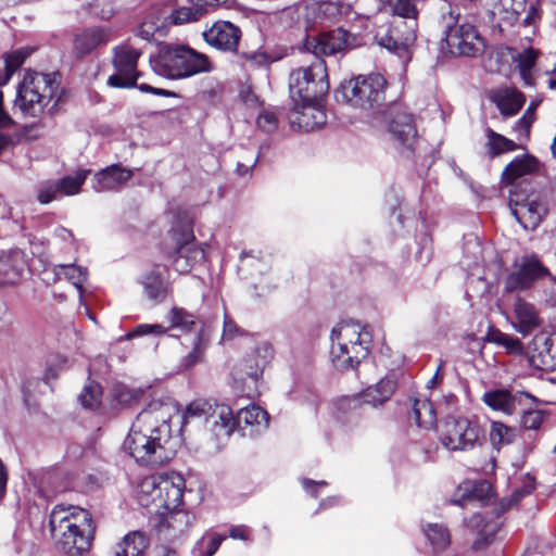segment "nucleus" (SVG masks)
Returning a JSON list of instances; mask_svg holds the SVG:
<instances>
[{
    "mask_svg": "<svg viewBox=\"0 0 556 556\" xmlns=\"http://www.w3.org/2000/svg\"><path fill=\"white\" fill-rule=\"evenodd\" d=\"M172 406L152 401L134 420L124 440V450L144 466H162L176 454L177 440L173 437Z\"/></svg>",
    "mask_w": 556,
    "mask_h": 556,
    "instance_id": "f257e3e1",
    "label": "nucleus"
},
{
    "mask_svg": "<svg viewBox=\"0 0 556 556\" xmlns=\"http://www.w3.org/2000/svg\"><path fill=\"white\" fill-rule=\"evenodd\" d=\"M50 530L58 547L67 556H83L91 546L94 526L88 510L77 506H55Z\"/></svg>",
    "mask_w": 556,
    "mask_h": 556,
    "instance_id": "f03ea898",
    "label": "nucleus"
},
{
    "mask_svg": "<svg viewBox=\"0 0 556 556\" xmlns=\"http://www.w3.org/2000/svg\"><path fill=\"white\" fill-rule=\"evenodd\" d=\"M371 334L356 321H341L331 331V362L339 370L355 368L370 352Z\"/></svg>",
    "mask_w": 556,
    "mask_h": 556,
    "instance_id": "7ed1b4c3",
    "label": "nucleus"
},
{
    "mask_svg": "<svg viewBox=\"0 0 556 556\" xmlns=\"http://www.w3.org/2000/svg\"><path fill=\"white\" fill-rule=\"evenodd\" d=\"M418 0H395L392 2V17L376 26L377 43L390 51H405L416 40Z\"/></svg>",
    "mask_w": 556,
    "mask_h": 556,
    "instance_id": "20e7f679",
    "label": "nucleus"
},
{
    "mask_svg": "<svg viewBox=\"0 0 556 556\" xmlns=\"http://www.w3.org/2000/svg\"><path fill=\"white\" fill-rule=\"evenodd\" d=\"M153 72L169 79H182L208 73L213 65L208 58L182 45H166L150 59Z\"/></svg>",
    "mask_w": 556,
    "mask_h": 556,
    "instance_id": "39448f33",
    "label": "nucleus"
},
{
    "mask_svg": "<svg viewBox=\"0 0 556 556\" xmlns=\"http://www.w3.org/2000/svg\"><path fill=\"white\" fill-rule=\"evenodd\" d=\"M185 488L186 481L178 472L152 475L139 483L137 500L144 507L153 505L157 509H174L181 504Z\"/></svg>",
    "mask_w": 556,
    "mask_h": 556,
    "instance_id": "423d86ee",
    "label": "nucleus"
},
{
    "mask_svg": "<svg viewBox=\"0 0 556 556\" xmlns=\"http://www.w3.org/2000/svg\"><path fill=\"white\" fill-rule=\"evenodd\" d=\"M441 24L444 29V41L450 52L458 55L475 56L484 48L482 37L473 25L459 24V9L450 2L440 7Z\"/></svg>",
    "mask_w": 556,
    "mask_h": 556,
    "instance_id": "0eeeda50",
    "label": "nucleus"
},
{
    "mask_svg": "<svg viewBox=\"0 0 556 556\" xmlns=\"http://www.w3.org/2000/svg\"><path fill=\"white\" fill-rule=\"evenodd\" d=\"M533 490V481L529 480L521 488H517L498 507L483 506L481 511H477L470 518L465 519V526L477 532V539L472 542V549L480 551L489 546L501 528V515L509 507L517 505L523 496L531 494Z\"/></svg>",
    "mask_w": 556,
    "mask_h": 556,
    "instance_id": "6e6552de",
    "label": "nucleus"
},
{
    "mask_svg": "<svg viewBox=\"0 0 556 556\" xmlns=\"http://www.w3.org/2000/svg\"><path fill=\"white\" fill-rule=\"evenodd\" d=\"M59 88L56 74L27 72L18 85L15 106L24 115L38 116Z\"/></svg>",
    "mask_w": 556,
    "mask_h": 556,
    "instance_id": "1a4fd4ad",
    "label": "nucleus"
},
{
    "mask_svg": "<svg viewBox=\"0 0 556 556\" xmlns=\"http://www.w3.org/2000/svg\"><path fill=\"white\" fill-rule=\"evenodd\" d=\"M329 90L325 60H316L307 67L291 72L289 76L290 97L294 103L320 102Z\"/></svg>",
    "mask_w": 556,
    "mask_h": 556,
    "instance_id": "9d476101",
    "label": "nucleus"
},
{
    "mask_svg": "<svg viewBox=\"0 0 556 556\" xmlns=\"http://www.w3.org/2000/svg\"><path fill=\"white\" fill-rule=\"evenodd\" d=\"M213 427L212 431L217 440L228 439L235 430L236 425L244 424L247 428H251L249 435H254L266 429L269 424V416L261 406L251 405L239 410L237 419L233 417L231 409L227 406H219L212 414Z\"/></svg>",
    "mask_w": 556,
    "mask_h": 556,
    "instance_id": "9b49d317",
    "label": "nucleus"
},
{
    "mask_svg": "<svg viewBox=\"0 0 556 556\" xmlns=\"http://www.w3.org/2000/svg\"><path fill=\"white\" fill-rule=\"evenodd\" d=\"M140 52L129 46L117 47L114 50L113 65L115 73L108 78V85L114 88L137 87L142 92H149L163 97H177L174 91L155 88L148 84L137 85L140 73L137 71V63Z\"/></svg>",
    "mask_w": 556,
    "mask_h": 556,
    "instance_id": "f8f14e48",
    "label": "nucleus"
},
{
    "mask_svg": "<svg viewBox=\"0 0 556 556\" xmlns=\"http://www.w3.org/2000/svg\"><path fill=\"white\" fill-rule=\"evenodd\" d=\"M439 440L448 451H470L482 445L484 431L477 420L447 416L439 428Z\"/></svg>",
    "mask_w": 556,
    "mask_h": 556,
    "instance_id": "ddd939ff",
    "label": "nucleus"
},
{
    "mask_svg": "<svg viewBox=\"0 0 556 556\" xmlns=\"http://www.w3.org/2000/svg\"><path fill=\"white\" fill-rule=\"evenodd\" d=\"M386 78L378 73L359 75L342 86L344 99L354 108L370 111L380 108L384 101Z\"/></svg>",
    "mask_w": 556,
    "mask_h": 556,
    "instance_id": "4468645a",
    "label": "nucleus"
},
{
    "mask_svg": "<svg viewBox=\"0 0 556 556\" xmlns=\"http://www.w3.org/2000/svg\"><path fill=\"white\" fill-rule=\"evenodd\" d=\"M548 276L549 269L542 260L534 253H526L514 260L504 279L503 289L506 293L528 291Z\"/></svg>",
    "mask_w": 556,
    "mask_h": 556,
    "instance_id": "2eb2a0df",
    "label": "nucleus"
},
{
    "mask_svg": "<svg viewBox=\"0 0 556 556\" xmlns=\"http://www.w3.org/2000/svg\"><path fill=\"white\" fill-rule=\"evenodd\" d=\"M355 46V36L343 28L306 36L303 41V49L314 54L316 60H324V56H342Z\"/></svg>",
    "mask_w": 556,
    "mask_h": 556,
    "instance_id": "dca6fc26",
    "label": "nucleus"
},
{
    "mask_svg": "<svg viewBox=\"0 0 556 556\" xmlns=\"http://www.w3.org/2000/svg\"><path fill=\"white\" fill-rule=\"evenodd\" d=\"M173 239L176 243L173 256V266L176 271L189 273L195 264L204 260V250L195 243L193 231L189 226H184L181 231L174 229Z\"/></svg>",
    "mask_w": 556,
    "mask_h": 556,
    "instance_id": "f3484780",
    "label": "nucleus"
},
{
    "mask_svg": "<svg viewBox=\"0 0 556 556\" xmlns=\"http://www.w3.org/2000/svg\"><path fill=\"white\" fill-rule=\"evenodd\" d=\"M388 128L392 138L397 142L399 151L409 156L417 143V128L410 113L400 106H393L389 111Z\"/></svg>",
    "mask_w": 556,
    "mask_h": 556,
    "instance_id": "a211bd4d",
    "label": "nucleus"
},
{
    "mask_svg": "<svg viewBox=\"0 0 556 556\" xmlns=\"http://www.w3.org/2000/svg\"><path fill=\"white\" fill-rule=\"evenodd\" d=\"M194 521V516L184 509H168L159 514L154 528L157 534L166 540L174 541L184 535Z\"/></svg>",
    "mask_w": 556,
    "mask_h": 556,
    "instance_id": "6ab92c4d",
    "label": "nucleus"
},
{
    "mask_svg": "<svg viewBox=\"0 0 556 556\" xmlns=\"http://www.w3.org/2000/svg\"><path fill=\"white\" fill-rule=\"evenodd\" d=\"M326 113L319 102L294 103L288 119L291 128L302 131H313L326 124Z\"/></svg>",
    "mask_w": 556,
    "mask_h": 556,
    "instance_id": "aec40b11",
    "label": "nucleus"
},
{
    "mask_svg": "<svg viewBox=\"0 0 556 556\" xmlns=\"http://www.w3.org/2000/svg\"><path fill=\"white\" fill-rule=\"evenodd\" d=\"M532 353L529 364L538 369L553 371L556 369V334L541 332L532 339Z\"/></svg>",
    "mask_w": 556,
    "mask_h": 556,
    "instance_id": "412c9836",
    "label": "nucleus"
},
{
    "mask_svg": "<svg viewBox=\"0 0 556 556\" xmlns=\"http://www.w3.org/2000/svg\"><path fill=\"white\" fill-rule=\"evenodd\" d=\"M241 30L230 22H216L203 33L204 40L212 47L223 51H237Z\"/></svg>",
    "mask_w": 556,
    "mask_h": 556,
    "instance_id": "4be33fe9",
    "label": "nucleus"
},
{
    "mask_svg": "<svg viewBox=\"0 0 556 556\" xmlns=\"http://www.w3.org/2000/svg\"><path fill=\"white\" fill-rule=\"evenodd\" d=\"M109 40V29L99 26L85 28L74 37L73 53L76 58L81 59L90 54L98 47L108 43Z\"/></svg>",
    "mask_w": 556,
    "mask_h": 556,
    "instance_id": "5701e85b",
    "label": "nucleus"
},
{
    "mask_svg": "<svg viewBox=\"0 0 556 556\" xmlns=\"http://www.w3.org/2000/svg\"><path fill=\"white\" fill-rule=\"evenodd\" d=\"M132 175L131 169L119 164H113L94 174L96 185L93 189L97 192L117 191L131 179Z\"/></svg>",
    "mask_w": 556,
    "mask_h": 556,
    "instance_id": "b1692460",
    "label": "nucleus"
},
{
    "mask_svg": "<svg viewBox=\"0 0 556 556\" xmlns=\"http://www.w3.org/2000/svg\"><path fill=\"white\" fill-rule=\"evenodd\" d=\"M270 348L267 344L257 346L252 353L248 354L239 367L240 380L245 382L248 379L256 383L263 375V369L267 364Z\"/></svg>",
    "mask_w": 556,
    "mask_h": 556,
    "instance_id": "393cba45",
    "label": "nucleus"
},
{
    "mask_svg": "<svg viewBox=\"0 0 556 556\" xmlns=\"http://www.w3.org/2000/svg\"><path fill=\"white\" fill-rule=\"evenodd\" d=\"M514 315L516 323L514 328L522 336H528L541 327L542 320L536 307L518 298L514 303Z\"/></svg>",
    "mask_w": 556,
    "mask_h": 556,
    "instance_id": "a878e982",
    "label": "nucleus"
},
{
    "mask_svg": "<svg viewBox=\"0 0 556 556\" xmlns=\"http://www.w3.org/2000/svg\"><path fill=\"white\" fill-rule=\"evenodd\" d=\"M528 397L532 401H535V396L526 393V392H517L513 394L507 390H494L489 391L483 394V402L493 410L502 412L506 415H511L515 413L517 408V403L521 402V397Z\"/></svg>",
    "mask_w": 556,
    "mask_h": 556,
    "instance_id": "bb28decb",
    "label": "nucleus"
},
{
    "mask_svg": "<svg viewBox=\"0 0 556 556\" xmlns=\"http://www.w3.org/2000/svg\"><path fill=\"white\" fill-rule=\"evenodd\" d=\"M491 101L505 117L516 115L526 102L525 94L516 88H502L491 94Z\"/></svg>",
    "mask_w": 556,
    "mask_h": 556,
    "instance_id": "cd10ccee",
    "label": "nucleus"
},
{
    "mask_svg": "<svg viewBox=\"0 0 556 556\" xmlns=\"http://www.w3.org/2000/svg\"><path fill=\"white\" fill-rule=\"evenodd\" d=\"M540 52L533 48L511 54V61L519 72L520 78L526 87H534L536 80V61Z\"/></svg>",
    "mask_w": 556,
    "mask_h": 556,
    "instance_id": "c85d7f7f",
    "label": "nucleus"
},
{
    "mask_svg": "<svg viewBox=\"0 0 556 556\" xmlns=\"http://www.w3.org/2000/svg\"><path fill=\"white\" fill-rule=\"evenodd\" d=\"M491 484L484 480L473 484L466 483L464 488H460V491H463L462 495L459 497L452 498L451 503L465 508L469 506H483V503L491 493Z\"/></svg>",
    "mask_w": 556,
    "mask_h": 556,
    "instance_id": "c756f323",
    "label": "nucleus"
},
{
    "mask_svg": "<svg viewBox=\"0 0 556 556\" xmlns=\"http://www.w3.org/2000/svg\"><path fill=\"white\" fill-rule=\"evenodd\" d=\"M539 161L530 154L522 157H515L502 173V180L505 184H514L518 178L532 174L539 169Z\"/></svg>",
    "mask_w": 556,
    "mask_h": 556,
    "instance_id": "7c9ffc66",
    "label": "nucleus"
},
{
    "mask_svg": "<svg viewBox=\"0 0 556 556\" xmlns=\"http://www.w3.org/2000/svg\"><path fill=\"white\" fill-rule=\"evenodd\" d=\"M140 283L142 285L146 296L151 301L162 302L168 294V285L157 269H151L144 273Z\"/></svg>",
    "mask_w": 556,
    "mask_h": 556,
    "instance_id": "2f4dec72",
    "label": "nucleus"
},
{
    "mask_svg": "<svg viewBox=\"0 0 556 556\" xmlns=\"http://www.w3.org/2000/svg\"><path fill=\"white\" fill-rule=\"evenodd\" d=\"M511 212L526 229H534L541 223L543 207L534 200H527L522 203L516 202Z\"/></svg>",
    "mask_w": 556,
    "mask_h": 556,
    "instance_id": "473e14b6",
    "label": "nucleus"
},
{
    "mask_svg": "<svg viewBox=\"0 0 556 556\" xmlns=\"http://www.w3.org/2000/svg\"><path fill=\"white\" fill-rule=\"evenodd\" d=\"M395 386V381L392 378H382L377 384L367 388L363 392V402L372 406L382 405L394 393Z\"/></svg>",
    "mask_w": 556,
    "mask_h": 556,
    "instance_id": "72a5a7b5",
    "label": "nucleus"
},
{
    "mask_svg": "<svg viewBox=\"0 0 556 556\" xmlns=\"http://www.w3.org/2000/svg\"><path fill=\"white\" fill-rule=\"evenodd\" d=\"M167 319L172 328H177L184 332H195V336H198L201 328L205 331L204 325L200 323L199 318L182 307H173L167 315Z\"/></svg>",
    "mask_w": 556,
    "mask_h": 556,
    "instance_id": "f704fd0d",
    "label": "nucleus"
},
{
    "mask_svg": "<svg viewBox=\"0 0 556 556\" xmlns=\"http://www.w3.org/2000/svg\"><path fill=\"white\" fill-rule=\"evenodd\" d=\"M148 545L147 536L142 532L134 531L118 543L114 556H144Z\"/></svg>",
    "mask_w": 556,
    "mask_h": 556,
    "instance_id": "c9c22d12",
    "label": "nucleus"
},
{
    "mask_svg": "<svg viewBox=\"0 0 556 556\" xmlns=\"http://www.w3.org/2000/svg\"><path fill=\"white\" fill-rule=\"evenodd\" d=\"M527 0H497L492 11L507 25H514L526 11Z\"/></svg>",
    "mask_w": 556,
    "mask_h": 556,
    "instance_id": "e433bc0d",
    "label": "nucleus"
},
{
    "mask_svg": "<svg viewBox=\"0 0 556 556\" xmlns=\"http://www.w3.org/2000/svg\"><path fill=\"white\" fill-rule=\"evenodd\" d=\"M54 274L58 279H65L74 285L78 293L84 292V283L87 280L88 271L86 267L75 264H58L54 266Z\"/></svg>",
    "mask_w": 556,
    "mask_h": 556,
    "instance_id": "4c0bfd02",
    "label": "nucleus"
},
{
    "mask_svg": "<svg viewBox=\"0 0 556 556\" xmlns=\"http://www.w3.org/2000/svg\"><path fill=\"white\" fill-rule=\"evenodd\" d=\"M486 137V151L491 157H495L505 152H510L519 149L520 147L513 140L494 131L491 128L485 129Z\"/></svg>",
    "mask_w": 556,
    "mask_h": 556,
    "instance_id": "58836bf2",
    "label": "nucleus"
},
{
    "mask_svg": "<svg viewBox=\"0 0 556 556\" xmlns=\"http://www.w3.org/2000/svg\"><path fill=\"white\" fill-rule=\"evenodd\" d=\"M241 65L248 70H257L269 66L277 59L263 48L244 50L239 53Z\"/></svg>",
    "mask_w": 556,
    "mask_h": 556,
    "instance_id": "ea45409f",
    "label": "nucleus"
},
{
    "mask_svg": "<svg viewBox=\"0 0 556 556\" xmlns=\"http://www.w3.org/2000/svg\"><path fill=\"white\" fill-rule=\"evenodd\" d=\"M318 15L329 22H336L341 16H348L351 5L341 0H326L318 4Z\"/></svg>",
    "mask_w": 556,
    "mask_h": 556,
    "instance_id": "a19ab883",
    "label": "nucleus"
},
{
    "mask_svg": "<svg viewBox=\"0 0 556 556\" xmlns=\"http://www.w3.org/2000/svg\"><path fill=\"white\" fill-rule=\"evenodd\" d=\"M207 342H208V336L201 328L199 330L198 336H195V338H194V340L192 342V350H191V352L187 356H185L182 358L180 366L184 369H188V368L194 366L195 364L202 362L203 356H204V352H205L206 346H207Z\"/></svg>",
    "mask_w": 556,
    "mask_h": 556,
    "instance_id": "79ce46f5",
    "label": "nucleus"
},
{
    "mask_svg": "<svg viewBox=\"0 0 556 556\" xmlns=\"http://www.w3.org/2000/svg\"><path fill=\"white\" fill-rule=\"evenodd\" d=\"M424 532L434 551H443L451 543L450 531L441 523H429Z\"/></svg>",
    "mask_w": 556,
    "mask_h": 556,
    "instance_id": "37998d69",
    "label": "nucleus"
},
{
    "mask_svg": "<svg viewBox=\"0 0 556 556\" xmlns=\"http://www.w3.org/2000/svg\"><path fill=\"white\" fill-rule=\"evenodd\" d=\"M226 536L217 533H206L194 545L193 556H214Z\"/></svg>",
    "mask_w": 556,
    "mask_h": 556,
    "instance_id": "c03bdc74",
    "label": "nucleus"
},
{
    "mask_svg": "<svg viewBox=\"0 0 556 556\" xmlns=\"http://www.w3.org/2000/svg\"><path fill=\"white\" fill-rule=\"evenodd\" d=\"M89 174V169H81L76 172L74 176H66L56 181L61 195H74L78 193Z\"/></svg>",
    "mask_w": 556,
    "mask_h": 556,
    "instance_id": "a18cd8bd",
    "label": "nucleus"
},
{
    "mask_svg": "<svg viewBox=\"0 0 556 556\" xmlns=\"http://www.w3.org/2000/svg\"><path fill=\"white\" fill-rule=\"evenodd\" d=\"M21 276V269L11 255L0 256V287L15 283Z\"/></svg>",
    "mask_w": 556,
    "mask_h": 556,
    "instance_id": "49530a36",
    "label": "nucleus"
},
{
    "mask_svg": "<svg viewBox=\"0 0 556 556\" xmlns=\"http://www.w3.org/2000/svg\"><path fill=\"white\" fill-rule=\"evenodd\" d=\"M413 417L418 426L432 425L435 421L434 409L428 400L415 399L412 407Z\"/></svg>",
    "mask_w": 556,
    "mask_h": 556,
    "instance_id": "de8ad7c7",
    "label": "nucleus"
},
{
    "mask_svg": "<svg viewBox=\"0 0 556 556\" xmlns=\"http://www.w3.org/2000/svg\"><path fill=\"white\" fill-rule=\"evenodd\" d=\"M516 438V430L502 422L494 421L491 426L490 440L494 447L501 448L510 444Z\"/></svg>",
    "mask_w": 556,
    "mask_h": 556,
    "instance_id": "09e8293b",
    "label": "nucleus"
},
{
    "mask_svg": "<svg viewBox=\"0 0 556 556\" xmlns=\"http://www.w3.org/2000/svg\"><path fill=\"white\" fill-rule=\"evenodd\" d=\"M165 23V16L162 15H150L140 24L138 28V35L144 40H152L156 34L163 33Z\"/></svg>",
    "mask_w": 556,
    "mask_h": 556,
    "instance_id": "8fccbe9b",
    "label": "nucleus"
},
{
    "mask_svg": "<svg viewBox=\"0 0 556 556\" xmlns=\"http://www.w3.org/2000/svg\"><path fill=\"white\" fill-rule=\"evenodd\" d=\"M102 389L94 381H89L81 390L78 399L85 408L94 409L101 403Z\"/></svg>",
    "mask_w": 556,
    "mask_h": 556,
    "instance_id": "3c124183",
    "label": "nucleus"
},
{
    "mask_svg": "<svg viewBox=\"0 0 556 556\" xmlns=\"http://www.w3.org/2000/svg\"><path fill=\"white\" fill-rule=\"evenodd\" d=\"M189 7H181L173 11L172 18L177 25L198 21L204 15L203 9L194 4V1L188 0Z\"/></svg>",
    "mask_w": 556,
    "mask_h": 556,
    "instance_id": "603ef678",
    "label": "nucleus"
},
{
    "mask_svg": "<svg viewBox=\"0 0 556 556\" xmlns=\"http://www.w3.org/2000/svg\"><path fill=\"white\" fill-rule=\"evenodd\" d=\"M31 52V48H21L13 51L5 58L7 79H10V77L23 65Z\"/></svg>",
    "mask_w": 556,
    "mask_h": 556,
    "instance_id": "864d4df0",
    "label": "nucleus"
},
{
    "mask_svg": "<svg viewBox=\"0 0 556 556\" xmlns=\"http://www.w3.org/2000/svg\"><path fill=\"white\" fill-rule=\"evenodd\" d=\"M60 197L62 195L56 181H45L38 186L37 199L41 204H48Z\"/></svg>",
    "mask_w": 556,
    "mask_h": 556,
    "instance_id": "5fc2aeb1",
    "label": "nucleus"
},
{
    "mask_svg": "<svg viewBox=\"0 0 556 556\" xmlns=\"http://www.w3.org/2000/svg\"><path fill=\"white\" fill-rule=\"evenodd\" d=\"M166 332V328L162 325H149V324H140L136 326L131 331L127 332L124 337L125 340H131L134 338L148 336V334H164Z\"/></svg>",
    "mask_w": 556,
    "mask_h": 556,
    "instance_id": "6e6d98bb",
    "label": "nucleus"
},
{
    "mask_svg": "<svg viewBox=\"0 0 556 556\" xmlns=\"http://www.w3.org/2000/svg\"><path fill=\"white\" fill-rule=\"evenodd\" d=\"M211 408H212L211 405L205 401H201V400L193 401L187 406V408L185 410L184 421L187 422L188 419L193 418V417L206 419V417L210 414Z\"/></svg>",
    "mask_w": 556,
    "mask_h": 556,
    "instance_id": "4d7b16f0",
    "label": "nucleus"
},
{
    "mask_svg": "<svg viewBox=\"0 0 556 556\" xmlns=\"http://www.w3.org/2000/svg\"><path fill=\"white\" fill-rule=\"evenodd\" d=\"M494 341L504 346L509 353L521 354L523 352V344L517 337L497 332L494 337Z\"/></svg>",
    "mask_w": 556,
    "mask_h": 556,
    "instance_id": "13d9d810",
    "label": "nucleus"
},
{
    "mask_svg": "<svg viewBox=\"0 0 556 556\" xmlns=\"http://www.w3.org/2000/svg\"><path fill=\"white\" fill-rule=\"evenodd\" d=\"M545 413L541 409H529L522 414L521 425L527 430H538L544 421Z\"/></svg>",
    "mask_w": 556,
    "mask_h": 556,
    "instance_id": "bf43d9fd",
    "label": "nucleus"
},
{
    "mask_svg": "<svg viewBox=\"0 0 556 556\" xmlns=\"http://www.w3.org/2000/svg\"><path fill=\"white\" fill-rule=\"evenodd\" d=\"M257 126L265 132H273L277 129L278 119L275 112L263 110L257 116Z\"/></svg>",
    "mask_w": 556,
    "mask_h": 556,
    "instance_id": "052dcab7",
    "label": "nucleus"
},
{
    "mask_svg": "<svg viewBox=\"0 0 556 556\" xmlns=\"http://www.w3.org/2000/svg\"><path fill=\"white\" fill-rule=\"evenodd\" d=\"M532 121L528 119V117L521 116L515 124V131L519 132L518 140L528 139L530 135V128L532 125Z\"/></svg>",
    "mask_w": 556,
    "mask_h": 556,
    "instance_id": "680f3d73",
    "label": "nucleus"
},
{
    "mask_svg": "<svg viewBox=\"0 0 556 556\" xmlns=\"http://www.w3.org/2000/svg\"><path fill=\"white\" fill-rule=\"evenodd\" d=\"M239 332V329L236 323L227 315L224 316V329H223V338L230 340L235 338Z\"/></svg>",
    "mask_w": 556,
    "mask_h": 556,
    "instance_id": "e2e57ef3",
    "label": "nucleus"
},
{
    "mask_svg": "<svg viewBox=\"0 0 556 556\" xmlns=\"http://www.w3.org/2000/svg\"><path fill=\"white\" fill-rule=\"evenodd\" d=\"M257 156L252 154L249 159L238 162L237 164V173L241 176L248 174L256 164Z\"/></svg>",
    "mask_w": 556,
    "mask_h": 556,
    "instance_id": "0e129e2a",
    "label": "nucleus"
},
{
    "mask_svg": "<svg viewBox=\"0 0 556 556\" xmlns=\"http://www.w3.org/2000/svg\"><path fill=\"white\" fill-rule=\"evenodd\" d=\"M8 478H9L8 468L4 465V463L2 462V459L0 458V503L2 502V500L4 498L5 493H7Z\"/></svg>",
    "mask_w": 556,
    "mask_h": 556,
    "instance_id": "69168bd1",
    "label": "nucleus"
},
{
    "mask_svg": "<svg viewBox=\"0 0 556 556\" xmlns=\"http://www.w3.org/2000/svg\"><path fill=\"white\" fill-rule=\"evenodd\" d=\"M250 531L245 526H237L231 528L229 536L236 540H248Z\"/></svg>",
    "mask_w": 556,
    "mask_h": 556,
    "instance_id": "338daca9",
    "label": "nucleus"
},
{
    "mask_svg": "<svg viewBox=\"0 0 556 556\" xmlns=\"http://www.w3.org/2000/svg\"><path fill=\"white\" fill-rule=\"evenodd\" d=\"M443 366H444V362L440 361V363H439V365L437 367L435 374L433 375V377L427 383V388L428 389H433L440 382H442V380H443V372H442Z\"/></svg>",
    "mask_w": 556,
    "mask_h": 556,
    "instance_id": "774afa93",
    "label": "nucleus"
}]
</instances>
